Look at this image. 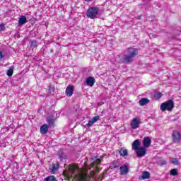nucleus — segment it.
I'll use <instances>...</instances> for the list:
<instances>
[{"mask_svg":"<svg viewBox=\"0 0 181 181\" xmlns=\"http://www.w3.org/2000/svg\"><path fill=\"white\" fill-rule=\"evenodd\" d=\"M138 56V49L134 47H129L127 49V54L124 56L120 60L124 64H131L134 62V58Z\"/></svg>","mask_w":181,"mask_h":181,"instance_id":"1","label":"nucleus"},{"mask_svg":"<svg viewBox=\"0 0 181 181\" xmlns=\"http://www.w3.org/2000/svg\"><path fill=\"white\" fill-rule=\"evenodd\" d=\"M175 108V102L172 100H168L160 105V110L163 112L165 111H173Z\"/></svg>","mask_w":181,"mask_h":181,"instance_id":"2","label":"nucleus"},{"mask_svg":"<svg viewBox=\"0 0 181 181\" xmlns=\"http://www.w3.org/2000/svg\"><path fill=\"white\" fill-rule=\"evenodd\" d=\"M98 12H100V8H98V7H90L86 11V16L90 19H95L97 15H98Z\"/></svg>","mask_w":181,"mask_h":181,"instance_id":"3","label":"nucleus"},{"mask_svg":"<svg viewBox=\"0 0 181 181\" xmlns=\"http://www.w3.org/2000/svg\"><path fill=\"white\" fill-rule=\"evenodd\" d=\"M172 141L174 144H179L181 141V134L180 132L177 130H174L173 132L172 136Z\"/></svg>","mask_w":181,"mask_h":181,"instance_id":"4","label":"nucleus"},{"mask_svg":"<svg viewBox=\"0 0 181 181\" xmlns=\"http://www.w3.org/2000/svg\"><path fill=\"white\" fill-rule=\"evenodd\" d=\"M136 155L137 158H144L146 155V148L144 146L139 147L136 150Z\"/></svg>","mask_w":181,"mask_h":181,"instance_id":"5","label":"nucleus"},{"mask_svg":"<svg viewBox=\"0 0 181 181\" xmlns=\"http://www.w3.org/2000/svg\"><path fill=\"white\" fill-rule=\"evenodd\" d=\"M74 93V86L73 85L68 86L65 90V94L66 97H71Z\"/></svg>","mask_w":181,"mask_h":181,"instance_id":"6","label":"nucleus"},{"mask_svg":"<svg viewBox=\"0 0 181 181\" xmlns=\"http://www.w3.org/2000/svg\"><path fill=\"white\" fill-rule=\"evenodd\" d=\"M86 84L88 87H93L95 84V78L93 76H89L86 79Z\"/></svg>","mask_w":181,"mask_h":181,"instance_id":"7","label":"nucleus"},{"mask_svg":"<svg viewBox=\"0 0 181 181\" xmlns=\"http://www.w3.org/2000/svg\"><path fill=\"white\" fill-rule=\"evenodd\" d=\"M54 121H56V119L54 118V116H48V117H47L46 122L48 124V127H54Z\"/></svg>","mask_w":181,"mask_h":181,"instance_id":"8","label":"nucleus"},{"mask_svg":"<svg viewBox=\"0 0 181 181\" xmlns=\"http://www.w3.org/2000/svg\"><path fill=\"white\" fill-rule=\"evenodd\" d=\"M98 119H100V116H95L88 121V123L86 124V127H88V128L93 127V124H95Z\"/></svg>","mask_w":181,"mask_h":181,"instance_id":"9","label":"nucleus"},{"mask_svg":"<svg viewBox=\"0 0 181 181\" xmlns=\"http://www.w3.org/2000/svg\"><path fill=\"white\" fill-rule=\"evenodd\" d=\"M40 131L42 135H46L47 132H49V125L47 124H42L40 128Z\"/></svg>","mask_w":181,"mask_h":181,"instance_id":"10","label":"nucleus"},{"mask_svg":"<svg viewBox=\"0 0 181 181\" xmlns=\"http://www.w3.org/2000/svg\"><path fill=\"white\" fill-rule=\"evenodd\" d=\"M78 167L76 165H71L69 167V172L72 173V175H74L75 176H78Z\"/></svg>","mask_w":181,"mask_h":181,"instance_id":"11","label":"nucleus"},{"mask_svg":"<svg viewBox=\"0 0 181 181\" xmlns=\"http://www.w3.org/2000/svg\"><path fill=\"white\" fill-rule=\"evenodd\" d=\"M151 144H152V140H151V138L148 136L144 137V139H143V147L149 148V146H151Z\"/></svg>","mask_w":181,"mask_h":181,"instance_id":"12","label":"nucleus"},{"mask_svg":"<svg viewBox=\"0 0 181 181\" xmlns=\"http://www.w3.org/2000/svg\"><path fill=\"white\" fill-rule=\"evenodd\" d=\"M140 124L141 123H139V120H138L136 118H134L132 121L130 125L132 129H136V128H139Z\"/></svg>","mask_w":181,"mask_h":181,"instance_id":"13","label":"nucleus"},{"mask_svg":"<svg viewBox=\"0 0 181 181\" xmlns=\"http://www.w3.org/2000/svg\"><path fill=\"white\" fill-rule=\"evenodd\" d=\"M145 179H151V173L148 171L143 172L142 175L139 177V180H145Z\"/></svg>","mask_w":181,"mask_h":181,"instance_id":"14","label":"nucleus"},{"mask_svg":"<svg viewBox=\"0 0 181 181\" xmlns=\"http://www.w3.org/2000/svg\"><path fill=\"white\" fill-rule=\"evenodd\" d=\"M141 141L139 139H136L134 141L132 144V149L133 151H136L141 148Z\"/></svg>","mask_w":181,"mask_h":181,"instance_id":"15","label":"nucleus"},{"mask_svg":"<svg viewBox=\"0 0 181 181\" xmlns=\"http://www.w3.org/2000/svg\"><path fill=\"white\" fill-rule=\"evenodd\" d=\"M25 23H28V18L25 16H20L18 19V25L19 26H23Z\"/></svg>","mask_w":181,"mask_h":181,"instance_id":"16","label":"nucleus"},{"mask_svg":"<svg viewBox=\"0 0 181 181\" xmlns=\"http://www.w3.org/2000/svg\"><path fill=\"white\" fill-rule=\"evenodd\" d=\"M91 160H93L92 166H100L101 165V159L97 156L92 158Z\"/></svg>","mask_w":181,"mask_h":181,"instance_id":"17","label":"nucleus"},{"mask_svg":"<svg viewBox=\"0 0 181 181\" xmlns=\"http://www.w3.org/2000/svg\"><path fill=\"white\" fill-rule=\"evenodd\" d=\"M151 103V100L148 99L147 98H143L139 101V105L141 107H144L146 105V104H149Z\"/></svg>","mask_w":181,"mask_h":181,"instance_id":"18","label":"nucleus"},{"mask_svg":"<svg viewBox=\"0 0 181 181\" xmlns=\"http://www.w3.org/2000/svg\"><path fill=\"white\" fill-rule=\"evenodd\" d=\"M129 172V168L127 165H122L120 167V175H127Z\"/></svg>","mask_w":181,"mask_h":181,"instance_id":"19","label":"nucleus"},{"mask_svg":"<svg viewBox=\"0 0 181 181\" xmlns=\"http://www.w3.org/2000/svg\"><path fill=\"white\" fill-rule=\"evenodd\" d=\"M119 153L120 156H128V150L125 148H122L119 151Z\"/></svg>","mask_w":181,"mask_h":181,"instance_id":"20","label":"nucleus"},{"mask_svg":"<svg viewBox=\"0 0 181 181\" xmlns=\"http://www.w3.org/2000/svg\"><path fill=\"white\" fill-rule=\"evenodd\" d=\"M13 70H15V66H11L9 67V69L6 71V75L8 76V77L13 76Z\"/></svg>","mask_w":181,"mask_h":181,"instance_id":"21","label":"nucleus"},{"mask_svg":"<svg viewBox=\"0 0 181 181\" xmlns=\"http://www.w3.org/2000/svg\"><path fill=\"white\" fill-rule=\"evenodd\" d=\"M110 166H112L111 169H117L119 168V163L117 160H114L110 163Z\"/></svg>","mask_w":181,"mask_h":181,"instance_id":"22","label":"nucleus"},{"mask_svg":"<svg viewBox=\"0 0 181 181\" xmlns=\"http://www.w3.org/2000/svg\"><path fill=\"white\" fill-rule=\"evenodd\" d=\"M153 98L156 100H160V98H162V93L160 92H155L153 94Z\"/></svg>","mask_w":181,"mask_h":181,"instance_id":"23","label":"nucleus"},{"mask_svg":"<svg viewBox=\"0 0 181 181\" xmlns=\"http://www.w3.org/2000/svg\"><path fill=\"white\" fill-rule=\"evenodd\" d=\"M167 162L165 159L160 158L159 160L158 161V165L160 166H165V165H167Z\"/></svg>","mask_w":181,"mask_h":181,"instance_id":"24","label":"nucleus"},{"mask_svg":"<svg viewBox=\"0 0 181 181\" xmlns=\"http://www.w3.org/2000/svg\"><path fill=\"white\" fill-rule=\"evenodd\" d=\"M170 176H177L179 175V173H177V169L173 168L170 170Z\"/></svg>","mask_w":181,"mask_h":181,"instance_id":"25","label":"nucleus"},{"mask_svg":"<svg viewBox=\"0 0 181 181\" xmlns=\"http://www.w3.org/2000/svg\"><path fill=\"white\" fill-rule=\"evenodd\" d=\"M30 49H35L37 47V41L36 40H31L30 44Z\"/></svg>","mask_w":181,"mask_h":181,"instance_id":"26","label":"nucleus"},{"mask_svg":"<svg viewBox=\"0 0 181 181\" xmlns=\"http://www.w3.org/2000/svg\"><path fill=\"white\" fill-rule=\"evenodd\" d=\"M44 181H57V180H56V177H54V175H49L45 178Z\"/></svg>","mask_w":181,"mask_h":181,"instance_id":"27","label":"nucleus"},{"mask_svg":"<svg viewBox=\"0 0 181 181\" xmlns=\"http://www.w3.org/2000/svg\"><path fill=\"white\" fill-rule=\"evenodd\" d=\"M59 170V163L56 164H53L52 165V168L51 169V172L52 173H54V172Z\"/></svg>","mask_w":181,"mask_h":181,"instance_id":"28","label":"nucleus"},{"mask_svg":"<svg viewBox=\"0 0 181 181\" xmlns=\"http://www.w3.org/2000/svg\"><path fill=\"white\" fill-rule=\"evenodd\" d=\"M48 94H54V87L52 85L48 86Z\"/></svg>","mask_w":181,"mask_h":181,"instance_id":"29","label":"nucleus"},{"mask_svg":"<svg viewBox=\"0 0 181 181\" xmlns=\"http://www.w3.org/2000/svg\"><path fill=\"white\" fill-rule=\"evenodd\" d=\"M59 159L60 160L68 159L67 155H66V153L61 152V153L59 154Z\"/></svg>","mask_w":181,"mask_h":181,"instance_id":"30","label":"nucleus"},{"mask_svg":"<svg viewBox=\"0 0 181 181\" xmlns=\"http://www.w3.org/2000/svg\"><path fill=\"white\" fill-rule=\"evenodd\" d=\"M5 29H6V28L5 27V24L1 23L0 24V32H5Z\"/></svg>","mask_w":181,"mask_h":181,"instance_id":"31","label":"nucleus"},{"mask_svg":"<svg viewBox=\"0 0 181 181\" xmlns=\"http://www.w3.org/2000/svg\"><path fill=\"white\" fill-rule=\"evenodd\" d=\"M59 46L57 45H55L53 47V48H52L49 51V53H54V50H56V49H58Z\"/></svg>","mask_w":181,"mask_h":181,"instance_id":"32","label":"nucleus"},{"mask_svg":"<svg viewBox=\"0 0 181 181\" xmlns=\"http://www.w3.org/2000/svg\"><path fill=\"white\" fill-rule=\"evenodd\" d=\"M4 58H5V54H4V52L0 50V60H2Z\"/></svg>","mask_w":181,"mask_h":181,"instance_id":"33","label":"nucleus"},{"mask_svg":"<svg viewBox=\"0 0 181 181\" xmlns=\"http://www.w3.org/2000/svg\"><path fill=\"white\" fill-rule=\"evenodd\" d=\"M55 50H56V54H59V53H60V49L59 46H58V49H55Z\"/></svg>","mask_w":181,"mask_h":181,"instance_id":"34","label":"nucleus"},{"mask_svg":"<svg viewBox=\"0 0 181 181\" xmlns=\"http://www.w3.org/2000/svg\"><path fill=\"white\" fill-rule=\"evenodd\" d=\"M171 163H174L175 165H176L177 163V160H173V161H171Z\"/></svg>","mask_w":181,"mask_h":181,"instance_id":"35","label":"nucleus"},{"mask_svg":"<svg viewBox=\"0 0 181 181\" xmlns=\"http://www.w3.org/2000/svg\"><path fill=\"white\" fill-rule=\"evenodd\" d=\"M141 18H142V16H138L137 19H139V21H140V19Z\"/></svg>","mask_w":181,"mask_h":181,"instance_id":"36","label":"nucleus"},{"mask_svg":"<svg viewBox=\"0 0 181 181\" xmlns=\"http://www.w3.org/2000/svg\"><path fill=\"white\" fill-rule=\"evenodd\" d=\"M86 2H91L93 0H84Z\"/></svg>","mask_w":181,"mask_h":181,"instance_id":"37","label":"nucleus"},{"mask_svg":"<svg viewBox=\"0 0 181 181\" xmlns=\"http://www.w3.org/2000/svg\"><path fill=\"white\" fill-rule=\"evenodd\" d=\"M96 169L98 172H100V169L98 167H96Z\"/></svg>","mask_w":181,"mask_h":181,"instance_id":"38","label":"nucleus"},{"mask_svg":"<svg viewBox=\"0 0 181 181\" xmlns=\"http://www.w3.org/2000/svg\"><path fill=\"white\" fill-rule=\"evenodd\" d=\"M143 1V2H145V0H142Z\"/></svg>","mask_w":181,"mask_h":181,"instance_id":"39","label":"nucleus"}]
</instances>
